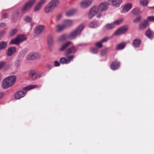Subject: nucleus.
<instances>
[{"instance_id": "1", "label": "nucleus", "mask_w": 154, "mask_h": 154, "mask_svg": "<svg viewBox=\"0 0 154 154\" xmlns=\"http://www.w3.org/2000/svg\"><path fill=\"white\" fill-rule=\"evenodd\" d=\"M106 1V2L101 3L98 6L93 7L89 11L88 18L91 19L96 14H98L97 15V17L100 18L102 16V14L101 12L106 10L109 5L110 4V3L107 0Z\"/></svg>"}, {"instance_id": "2", "label": "nucleus", "mask_w": 154, "mask_h": 154, "mask_svg": "<svg viewBox=\"0 0 154 154\" xmlns=\"http://www.w3.org/2000/svg\"><path fill=\"white\" fill-rule=\"evenodd\" d=\"M16 77L13 75L8 77L3 80L2 86L4 89L8 88L12 86L16 81Z\"/></svg>"}, {"instance_id": "3", "label": "nucleus", "mask_w": 154, "mask_h": 154, "mask_svg": "<svg viewBox=\"0 0 154 154\" xmlns=\"http://www.w3.org/2000/svg\"><path fill=\"white\" fill-rule=\"evenodd\" d=\"M37 87V86L36 85H31L25 88L23 91H20L15 94V99H19L23 97L25 95L26 91L29 90Z\"/></svg>"}, {"instance_id": "4", "label": "nucleus", "mask_w": 154, "mask_h": 154, "mask_svg": "<svg viewBox=\"0 0 154 154\" xmlns=\"http://www.w3.org/2000/svg\"><path fill=\"white\" fill-rule=\"evenodd\" d=\"M84 27L83 24H81L79 25L75 30L71 32L69 35V38L70 39H73L77 36L80 35Z\"/></svg>"}, {"instance_id": "5", "label": "nucleus", "mask_w": 154, "mask_h": 154, "mask_svg": "<svg viewBox=\"0 0 154 154\" xmlns=\"http://www.w3.org/2000/svg\"><path fill=\"white\" fill-rule=\"evenodd\" d=\"M36 2V0H29L21 8L22 12H25L30 9Z\"/></svg>"}, {"instance_id": "6", "label": "nucleus", "mask_w": 154, "mask_h": 154, "mask_svg": "<svg viewBox=\"0 0 154 154\" xmlns=\"http://www.w3.org/2000/svg\"><path fill=\"white\" fill-rule=\"evenodd\" d=\"M40 57V54L38 53H30L26 56V59L28 60H34L38 59Z\"/></svg>"}, {"instance_id": "7", "label": "nucleus", "mask_w": 154, "mask_h": 154, "mask_svg": "<svg viewBox=\"0 0 154 154\" xmlns=\"http://www.w3.org/2000/svg\"><path fill=\"white\" fill-rule=\"evenodd\" d=\"M74 56L71 55L68 56L67 58L62 57L60 59V62L62 64H68L73 59Z\"/></svg>"}, {"instance_id": "8", "label": "nucleus", "mask_w": 154, "mask_h": 154, "mask_svg": "<svg viewBox=\"0 0 154 154\" xmlns=\"http://www.w3.org/2000/svg\"><path fill=\"white\" fill-rule=\"evenodd\" d=\"M94 0H82L80 3L81 8H86L89 7L92 3Z\"/></svg>"}, {"instance_id": "9", "label": "nucleus", "mask_w": 154, "mask_h": 154, "mask_svg": "<svg viewBox=\"0 0 154 154\" xmlns=\"http://www.w3.org/2000/svg\"><path fill=\"white\" fill-rule=\"evenodd\" d=\"M46 2L47 0H40L35 7L34 11H39L42 5L46 3Z\"/></svg>"}, {"instance_id": "10", "label": "nucleus", "mask_w": 154, "mask_h": 154, "mask_svg": "<svg viewBox=\"0 0 154 154\" xmlns=\"http://www.w3.org/2000/svg\"><path fill=\"white\" fill-rule=\"evenodd\" d=\"M128 30V28L126 27H122L117 30L115 32L114 34L118 35L125 33Z\"/></svg>"}, {"instance_id": "11", "label": "nucleus", "mask_w": 154, "mask_h": 154, "mask_svg": "<svg viewBox=\"0 0 154 154\" xmlns=\"http://www.w3.org/2000/svg\"><path fill=\"white\" fill-rule=\"evenodd\" d=\"M110 4L116 7H118L120 6V4L122 3V0H107Z\"/></svg>"}, {"instance_id": "12", "label": "nucleus", "mask_w": 154, "mask_h": 154, "mask_svg": "<svg viewBox=\"0 0 154 154\" xmlns=\"http://www.w3.org/2000/svg\"><path fill=\"white\" fill-rule=\"evenodd\" d=\"M77 51V49L75 47L72 46L67 49L65 52V54L66 55H68L70 54L75 53Z\"/></svg>"}, {"instance_id": "13", "label": "nucleus", "mask_w": 154, "mask_h": 154, "mask_svg": "<svg viewBox=\"0 0 154 154\" xmlns=\"http://www.w3.org/2000/svg\"><path fill=\"white\" fill-rule=\"evenodd\" d=\"M36 74V73L35 71L33 70H31L29 72V76L32 78L33 80L39 79L42 76V74L37 75H35V78H34V76Z\"/></svg>"}, {"instance_id": "14", "label": "nucleus", "mask_w": 154, "mask_h": 154, "mask_svg": "<svg viewBox=\"0 0 154 154\" xmlns=\"http://www.w3.org/2000/svg\"><path fill=\"white\" fill-rule=\"evenodd\" d=\"M45 26L43 25H39L34 29V32L36 35H38L42 33L44 30Z\"/></svg>"}, {"instance_id": "15", "label": "nucleus", "mask_w": 154, "mask_h": 154, "mask_svg": "<svg viewBox=\"0 0 154 154\" xmlns=\"http://www.w3.org/2000/svg\"><path fill=\"white\" fill-rule=\"evenodd\" d=\"M54 9L48 3L44 8V12L47 14L52 12Z\"/></svg>"}, {"instance_id": "16", "label": "nucleus", "mask_w": 154, "mask_h": 154, "mask_svg": "<svg viewBox=\"0 0 154 154\" xmlns=\"http://www.w3.org/2000/svg\"><path fill=\"white\" fill-rule=\"evenodd\" d=\"M16 51V48L14 47H11L8 48L7 51V54L8 56H10L14 54Z\"/></svg>"}, {"instance_id": "17", "label": "nucleus", "mask_w": 154, "mask_h": 154, "mask_svg": "<svg viewBox=\"0 0 154 154\" xmlns=\"http://www.w3.org/2000/svg\"><path fill=\"white\" fill-rule=\"evenodd\" d=\"M48 4L54 9L59 5V0H51Z\"/></svg>"}, {"instance_id": "18", "label": "nucleus", "mask_w": 154, "mask_h": 154, "mask_svg": "<svg viewBox=\"0 0 154 154\" xmlns=\"http://www.w3.org/2000/svg\"><path fill=\"white\" fill-rule=\"evenodd\" d=\"M66 28L63 23L61 24H59L56 26L55 31L57 32H61Z\"/></svg>"}, {"instance_id": "19", "label": "nucleus", "mask_w": 154, "mask_h": 154, "mask_svg": "<svg viewBox=\"0 0 154 154\" xmlns=\"http://www.w3.org/2000/svg\"><path fill=\"white\" fill-rule=\"evenodd\" d=\"M71 44L70 42H67L64 44L59 48V51H62L65 50Z\"/></svg>"}, {"instance_id": "20", "label": "nucleus", "mask_w": 154, "mask_h": 154, "mask_svg": "<svg viewBox=\"0 0 154 154\" xmlns=\"http://www.w3.org/2000/svg\"><path fill=\"white\" fill-rule=\"evenodd\" d=\"M120 63L116 61H114L111 64L110 68L112 70H115L117 69L119 66Z\"/></svg>"}, {"instance_id": "21", "label": "nucleus", "mask_w": 154, "mask_h": 154, "mask_svg": "<svg viewBox=\"0 0 154 154\" xmlns=\"http://www.w3.org/2000/svg\"><path fill=\"white\" fill-rule=\"evenodd\" d=\"M132 5L130 3L126 4L123 8V11L124 12H126L129 11L131 8Z\"/></svg>"}, {"instance_id": "22", "label": "nucleus", "mask_w": 154, "mask_h": 154, "mask_svg": "<svg viewBox=\"0 0 154 154\" xmlns=\"http://www.w3.org/2000/svg\"><path fill=\"white\" fill-rule=\"evenodd\" d=\"M66 27H69L72 26L73 23V21L71 20H65L63 23Z\"/></svg>"}, {"instance_id": "23", "label": "nucleus", "mask_w": 154, "mask_h": 154, "mask_svg": "<svg viewBox=\"0 0 154 154\" xmlns=\"http://www.w3.org/2000/svg\"><path fill=\"white\" fill-rule=\"evenodd\" d=\"M19 18V11H16L13 14L12 16V20L13 21H15V20L18 19Z\"/></svg>"}, {"instance_id": "24", "label": "nucleus", "mask_w": 154, "mask_h": 154, "mask_svg": "<svg viewBox=\"0 0 154 154\" xmlns=\"http://www.w3.org/2000/svg\"><path fill=\"white\" fill-rule=\"evenodd\" d=\"M140 40L137 39H134L132 43V46L134 47H138L140 46Z\"/></svg>"}, {"instance_id": "25", "label": "nucleus", "mask_w": 154, "mask_h": 154, "mask_svg": "<svg viewBox=\"0 0 154 154\" xmlns=\"http://www.w3.org/2000/svg\"><path fill=\"white\" fill-rule=\"evenodd\" d=\"M48 42L50 46H52L53 44V39L52 36L49 35L48 37Z\"/></svg>"}, {"instance_id": "26", "label": "nucleus", "mask_w": 154, "mask_h": 154, "mask_svg": "<svg viewBox=\"0 0 154 154\" xmlns=\"http://www.w3.org/2000/svg\"><path fill=\"white\" fill-rule=\"evenodd\" d=\"M115 27L113 23H108L104 26V28L106 29L110 30L113 29Z\"/></svg>"}, {"instance_id": "27", "label": "nucleus", "mask_w": 154, "mask_h": 154, "mask_svg": "<svg viewBox=\"0 0 154 154\" xmlns=\"http://www.w3.org/2000/svg\"><path fill=\"white\" fill-rule=\"evenodd\" d=\"M20 43L23 42L26 39V38L24 35H20L17 36Z\"/></svg>"}, {"instance_id": "28", "label": "nucleus", "mask_w": 154, "mask_h": 154, "mask_svg": "<svg viewBox=\"0 0 154 154\" xmlns=\"http://www.w3.org/2000/svg\"><path fill=\"white\" fill-rule=\"evenodd\" d=\"M66 35L65 34L59 36L57 39L58 42H60L65 40L66 39Z\"/></svg>"}, {"instance_id": "29", "label": "nucleus", "mask_w": 154, "mask_h": 154, "mask_svg": "<svg viewBox=\"0 0 154 154\" xmlns=\"http://www.w3.org/2000/svg\"><path fill=\"white\" fill-rule=\"evenodd\" d=\"M17 29L14 28L11 29L9 31V35L11 36H14L17 33Z\"/></svg>"}, {"instance_id": "30", "label": "nucleus", "mask_w": 154, "mask_h": 154, "mask_svg": "<svg viewBox=\"0 0 154 154\" xmlns=\"http://www.w3.org/2000/svg\"><path fill=\"white\" fill-rule=\"evenodd\" d=\"M148 22L147 20H145L143 22L141 23L140 25V28L141 29H144L147 26Z\"/></svg>"}, {"instance_id": "31", "label": "nucleus", "mask_w": 154, "mask_h": 154, "mask_svg": "<svg viewBox=\"0 0 154 154\" xmlns=\"http://www.w3.org/2000/svg\"><path fill=\"white\" fill-rule=\"evenodd\" d=\"M20 43L17 37L15 39L12 40L10 42L11 44H14L16 45H19Z\"/></svg>"}, {"instance_id": "32", "label": "nucleus", "mask_w": 154, "mask_h": 154, "mask_svg": "<svg viewBox=\"0 0 154 154\" xmlns=\"http://www.w3.org/2000/svg\"><path fill=\"white\" fill-rule=\"evenodd\" d=\"M26 54L25 51L22 50L20 52L18 55V57L20 58H23Z\"/></svg>"}, {"instance_id": "33", "label": "nucleus", "mask_w": 154, "mask_h": 154, "mask_svg": "<svg viewBox=\"0 0 154 154\" xmlns=\"http://www.w3.org/2000/svg\"><path fill=\"white\" fill-rule=\"evenodd\" d=\"M126 45L125 43H122L119 44L116 47V49L117 50H120L123 49Z\"/></svg>"}, {"instance_id": "34", "label": "nucleus", "mask_w": 154, "mask_h": 154, "mask_svg": "<svg viewBox=\"0 0 154 154\" xmlns=\"http://www.w3.org/2000/svg\"><path fill=\"white\" fill-rule=\"evenodd\" d=\"M75 12V11L74 10H69L66 13V15L67 16L70 17L72 16Z\"/></svg>"}, {"instance_id": "35", "label": "nucleus", "mask_w": 154, "mask_h": 154, "mask_svg": "<svg viewBox=\"0 0 154 154\" xmlns=\"http://www.w3.org/2000/svg\"><path fill=\"white\" fill-rule=\"evenodd\" d=\"M132 13L134 15H137L141 13L140 9L136 8L132 10Z\"/></svg>"}, {"instance_id": "36", "label": "nucleus", "mask_w": 154, "mask_h": 154, "mask_svg": "<svg viewBox=\"0 0 154 154\" xmlns=\"http://www.w3.org/2000/svg\"><path fill=\"white\" fill-rule=\"evenodd\" d=\"M98 26V23L97 21L92 22H91L89 25L90 27L92 28H95L97 27Z\"/></svg>"}, {"instance_id": "37", "label": "nucleus", "mask_w": 154, "mask_h": 154, "mask_svg": "<svg viewBox=\"0 0 154 154\" xmlns=\"http://www.w3.org/2000/svg\"><path fill=\"white\" fill-rule=\"evenodd\" d=\"M148 2L147 0H140V5L143 7L146 6L148 5Z\"/></svg>"}, {"instance_id": "38", "label": "nucleus", "mask_w": 154, "mask_h": 154, "mask_svg": "<svg viewBox=\"0 0 154 154\" xmlns=\"http://www.w3.org/2000/svg\"><path fill=\"white\" fill-rule=\"evenodd\" d=\"M7 45L6 42L2 41L0 42V50L5 48Z\"/></svg>"}, {"instance_id": "39", "label": "nucleus", "mask_w": 154, "mask_h": 154, "mask_svg": "<svg viewBox=\"0 0 154 154\" xmlns=\"http://www.w3.org/2000/svg\"><path fill=\"white\" fill-rule=\"evenodd\" d=\"M146 35L148 38H151L152 36L153 33L149 29H148L146 31Z\"/></svg>"}, {"instance_id": "40", "label": "nucleus", "mask_w": 154, "mask_h": 154, "mask_svg": "<svg viewBox=\"0 0 154 154\" xmlns=\"http://www.w3.org/2000/svg\"><path fill=\"white\" fill-rule=\"evenodd\" d=\"M123 21V19H121L115 21L113 22V23L115 26L116 25L120 24Z\"/></svg>"}, {"instance_id": "41", "label": "nucleus", "mask_w": 154, "mask_h": 154, "mask_svg": "<svg viewBox=\"0 0 154 154\" xmlns=\"http://www.w3.org/2000/svg\"><path fill=\"white\" fill-rule=\"evenodd\" d=\"M90 51L92 53L96 54L98 52V49L97 48H92L90 50Z\"/></svg>"}, {"instance_id": "42", "label": "nucleus", "mask_w": 154, "mask_h": 154, "mask_svg": "<svg viewBox=\"0 0 154 154\" xmlns=\"http://www.w3.org/2000/svg\"><path fill=\"white\" fill-rule=\"evenodd\" d=\"M107 49L108 48H106L105 49L102 50L101 51V55L102 56H103L107 52Z\"/></svg>"}, {"instance_id": "43", "label": "nucleus", "mask_w": 154, "mask_h": 154, "mask_svg": "<svg viewBox=\"0 0 154 154\" xmlns=\"http://www.w3.org/2000/svg\"><path fill=\"white\" fill-rule=\"evenodd\" d=\"M141 19V16L138 17L133 20V22L134 23H137Z\"/></svg>"}, {"instance_id": "44", "label": "nucleus", "mask_w": 154, "mask_h": 154, "mask_svg": "<svg viewBox=\"0 0 154 154\" xmlns=\"http://www.w3.org/2000/svg\"><path fill=\"white\" fill-rule=\"evenodd\" d=\"M102 42L100 41L96 43L95 44V46L98 48H101L102 47Z\"/></svg>"}, {"instance_id": "45", "label": "nucleus", "mask_w": 154, "mask_h": 154, "mask_svg": "<svg viewBox=\"0 0 154 154\" xmlns=\"http://www.w3.org/2000/svg\"><path fill=\"white\" fill-rule=\"evenodd\" d=\"M20 62L21 61L20 60H17L15 62V66L16 67H18L20 65Z\"/></svg>"}, {"instance_id": "46", "label": "nucleus", "mask_w": 154, "mask_h": 154, "mask_svg": "<svg viewBox=\"0 0 154 154\" xmlns=\"http://www.w3.org/2000/svg\"><path fill=\"white\" fill-rule=\"evenodd\" d=\"M6 62L4 61L0 62V69L4 67L6 65Z\"/></svg>"}, {"instance_id": "47", "label": "nucleus", "mask_w": 154, "mask_h": 154, "mask_svg": "<svg viewBox=\"0 0 154 154\" xmlns=\"http://www.w3.org/2000/svg\"><path fill=\"white\" fill-rule=\"evenodd\" d=\"M31 18L30 17L28 16H26L24 18V20L26 22H30L31 21Z\"/></svg>"}, {"instance_id": "48", "label": "nucleus", "mask_w": 154, "mask_h": 154, "mask_svg": "<svg viewBox=\"0 0 154 154\" xmlns=\"http://www.w3.org/2000/svg\"><path fill=\"white\" fill-rule=\"evenodd\" d=\"M147 20L151 21H152L154 20V17L153 16H150L149 17H147Z\"/></svg>"}, {"instance_id": "49", "label": "nucleus", "mask_w": 154, "mask_h": 154, "mask_svg": "<svg viewBox=\"0 0 154 154\" xmlns=\"http://www.w3.org/2000/svg\"><path fill=\"white\" fill-rule=\"evenodd\" d=\"M109 39V38L106 37L102 39L101 41L102 43L106 42Z\"/></svg>"}, {"instance_id": "50", "label": "nucleus", "mask_w": 154, "mask_h": 154, "mask_svg": "<svg viewBox=\"0 0 154 154\" xmlns=\"http://www.w3.org/2000/svg\"><path fill=\"white\" fill-rule=\"evenodd\" d=\"M54 65L55 66L57 67L60 66V63L57 61H55L54 62Z\"/></svg>"}, {"instance_id": "51", "label": "nucleus", "mask_w": 154, "mask_h": 154, "mask_svg": "<svg viewBox=\"0 0 154 154\" xmlns=\"http://www.w3.org/2000/svg\"><path fill=\"white\" fill-rule=\"evenodd\" d=\"M5 33L6 32L5 31H3L0 32V38L1 37L5 35Z\"/></svg>"}, {"instance_id": "52", "label": "nucleus", "mask_w": 154, "mask_h": 154, "mask_svg": "<svg viewBox=\"0 0 154 154\" xmlns=\"http://www.w3.org/2000/svg\"><path fill=\"white\" fill-rule=\"evenodd\" d=\"M6 25V24L4 23H0V27H3Z\"/></svg>"}, {"instance_id": "53", "label": "nucleus", "mask_w": 154, "mask_h": 154, "mask_svg": "<svg viewBox=\"0 0 154 154\" xmlns=\"http://www.w3.org/2000/svg\"><path fill=\"white\" fill-rule=\"evenodd\" d=\"M8 15L7 14H3V17L4 18H6L8 17Z\"/></svg>"}, {"instance_id": "54", "label": "nucleus", "mask_w": 154, "mask_h": 154, "mask_svg": "<svg viewBox=\"0 0 154 154\" xmlns=\"http://www.w3.org/2000/svg\"><path fill=\"white\" fill-rule=\"evenodd\" d=\"M4 94L3 92H0V99L3 96Z\"/></svg>"}, {"instance_id": "55", "label": "nucleus", "mask_w": 154, "mask_h": 154, "mask_svg": "<svg viewBox=\"0 0 154 154\" xmlns=\"http://www.w3.org/2000/svg\"><path fill=\"white\" fill-rule=\"evenodd\" d=\"M49 69H51V66L50 65H47Z\"/></svg>"}, {"instance_id": "56", "label": "nucleus", "mask_w": 154, "mask_h": 154, "mask_svg": "<svg viewBox=\"0 0 154 154\" xmlns=\"http://www.w3.org/2000/svg\"><path fill=\"white\" fill-rule=\"evenodd\" d=\"M2 75L1 73H0V81L2 80Z\"/></svg>"}, {"instance_id": "57", "label": "nucleus", "mask_w": 154, "mask_h": 154, "mask_svg": "<svg viewBox=\"0 0 154 154\" xmlns=\"http://www.w3.org/2000/svg\"><path fill=\"white\" fill-rule=\"evenodd\" d=\"M154 8L153 7H149V8H151V9L152 8H152Z\"/></svg>"}]
</instances>
